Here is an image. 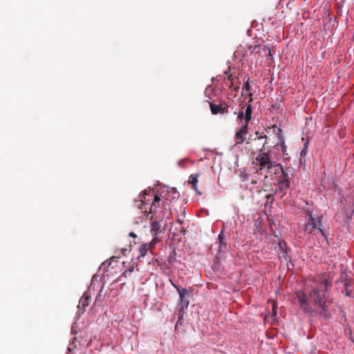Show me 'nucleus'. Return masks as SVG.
Here are the masks:
<instances>
[{"mask_svg":"<svg viewBox=\"0 0 354 354\" xmlns=\"http://www.w3.org/2000/svg\"><path fill=\"white\" fill-rule=\"evenodd\" d=\"M272 128L273 129H277V131L275 132V131L274 130V132L276 134H277V135H279L281 133V131H282V130L281 129H279V128H277L276 125H273Z\"/></svg>","mask_w":354,"mask_h":354,"instance_id":"obj_26","label":"nucleus"},{"mask_svg":"<svg viewBox=\"0 0 354 354\" xmlns=\"http://www.w3.org/2000/svg\"><path fill=\"white\" fill-rule=\"evenodd\" d=\"M257 180H254V179L251 180V184H254H254H257Z\"/></svg>","mask_w":354,"mask_h":354,"instance_id":"obj_30","label":"nucleus"},{"mask_svg":"<svg viewBox=\"0 0 354 354\" xmlns=\"http://www.w3.org/2000/svg\"><path fill=\"white\" fill-rule=\"evenodd\" d=\"M183 315H184V310H182V308H180L178 313H177L178 320L176 324V326H175L176 328L177 325L180 323V322L183 319Z\"/></svg>","mask_w":354,"mask_h":354,"instance_id":"obj_22","label":"nucleus"},{"mask_svg":"<svg viewBox=\"0 0 354 354\" xmlns=\"http://www.w3.org/2000/svg\"><path fill=\"white\" fill-rule=\"evenodd\" d=\"M304 231L306 234H313L315 232L314 229L308 222L304 225Z\"/></svg>","mask_w":354,"mask_h":354,"instance_id":"obj_18","label":"nucleus"},{"mask_svg":"<svg viewBox=\"0 0 354 354\" xmlns=\"http://www.w3.org/2000/svg\"><path fill=\"white\" fill-rule=\"evenodd\" d=\"M225 75H227V81L230 82V84L228 85L230 88H232L234 86V77L229 73V71H225L224 73Z\"/></svg>","mask_w":354,"mask_h":354,"instance_id":"obj_19","label":"nucleus"},{"mask_svg":"<svg viewBox=\"0 0 354 354\" xmlns=\"http://www.w3.org/2000/svg\"><path fill=\"white\" fill-rule=\"evenodd\" d=\"M160 198L158 195H155L153 196V201L151 205L149 212L147 214V216L152 214L149 218V220L151 221V233L154 236L161 234L165 230V227H161L158 221H162L165 216L161 214H158L156 210V209L160 207Z\"/></svg>","mask_w":354,"mask_h":354,"instance_id":"obj_2","label":"nucleus"},{"mask_svg":"<svg viewBox=\"0 0 354 354\" xmlns=\"http://www.w3.org/2000/svg\"><path fill=\"white\" fill-rule=\"evenodd\" d=\"M288 169L280 170L281 176L277 180L276 185L278 187L281 197H283L286 194V190L290 187V177L288 173Z\"/></svg>","mask_w":354,"mask_h":354,"instance_id":"obj_4","label":"nucleus"},{"mask_svg":"<svg viewBox=\"0 0 354 354\" xmlns=\"http://www.w3.org/2000/svg\"><path fill=\"white\" fill-rule=\"evenodd\" d=\"M308 216V222L310 224V225L313 227L314 230H319V232L321 233L322 236L325 237L326 239V234L325 232V230L322 229V216H318L315 217L313 214V212L311 211H307V215Z\"/></svg>","mask_w":354,"mask_h":354,"instance_id":"obj_5","label":"nucleus"},{"mask_svg":"<svg viewBox=\"0 0 354 354\" xmlns=\"http://www.w3.org/2000/svg\"><path fill=\"white\" fill-rule=\"evenodd\" d=\"M252 95H253V94H252V93H250H250H248V96H249V97H250V100H249V102H248L249 103H250V102H252Z\"/></svg>","mask_w":354,"mask_h":354,"instance_id":"obj_28","label":"nucleus"},{"mask_svg":"<svg viewBox=\"0 0 354 354\" xmlns=\"http://www.w3.org/2000/svg\"><path fill=\"white\" fill-rule=\"evenodd\" d=\"M297 297L299 299L300 308L305 312V313H311L312 309L311 307L308 303L307 296L304 292H299L297 293Z\"/></svg>","mask_w":354,"mask_h":354,"instance_id":"obj_10","label":"nucleus"},{"mask_svg":"<svg viewBox=\"0 0 354 354\" xmlns=\"http://www.w3.org/2000/svg\"><path fill=\"white\" fill-rule=\"evenodd\" d=\"M199 177V174H191L189 176V179L188 180V183L192 185V188L194 189V191L196 192L197 194L201 195L202 192L198 191L197 188V183H198V178Z\"/></svg>","mask_w":354,"mask_h":354,"instance_id":"obj_13","label":"nucleus"},{"mask_svg":"<svg viewBox=\"0 0 354 354\" xmlns=\"http://www.w3.org/2000/svg\"><path fill=\"white\" fill-rule=\"evenodd\" d=\"M211 112L213 115L223 114L227 112L228 105L223 102L219 105L215 104L212 102H208Z\"/></svg>","mask_w":354,"mask_h":354,"instance_id":"obj_9","label":"nucleus"},{"mask_svg":"<svg viewBox=\"0 0 354 354\" xmlns=\"http://www.w3.org/2000/svg\"><path fill=\"white\" fill-rule=\"evenodd\" d=\"M248 132V125L244 124L243 127L236 133L235 138L236 140V145L242 144L246 140V134Z\"/></svg>","mask_w":354,"mask_h":354,"instance_id":"obj_12","label":"nucleus"},{"mask_svg":"<svg viewBox=\"0 0 354 354\" xmlns=\"http://www.w3.org/2000/svg\"><path fill=\"white\" fill-rule=\"evenodd\" d=\"M89 299H91V297L86 294H84L82 298L80 299L79 302V307L82 306V308H85L86 306H88L89 304Z\"/></svg>","mask_w":354,"mask_h":354,"instance_id":"obj_15","label":"nucleus"},{"mask_svg":"<svg viewBox=\"0 0 354 354\" xmlns=\"http://www.w3.org/2000/svg\"><path fill=\"white\" fill-rule=\"evenodd\" d=\"M255 161L259 166V169L260 171L266 170L268 174L272 173L277 174L280 173V170H282V165L272 162L268 151L266 152L265 150L260 151V153L255 158Z\"/></svg>","mask_w":354,"mask_h":354,"instance_id":"obj_3","label":"nucleus"},{"mask_svg":"<svg viewBox=\"0 0 354 354\" xmlns=\"http://www.w3.org/2000/svg\"><path fill=\"white\" fill-rule=\"evenodd\" d=\"M261 50H263L264 52H266L268 50L269 55H271L270 51L268 48H267L266 46H261V45H257L254 46L253 52L254 53H259Z\"/></svg>","mask_w":354,"mask_h":354,"instance_id":"obj_16","label":"nucleus"},{"mask_svg":"<svg viewBox=\"0 0 354 354\" xmlns=\"http://www.w3.org/2000/svg\"><path fill=\"white\" fill-rule=\"evenodd\" d=\"M314 283L315 285L310 295L318 307L319 314L325 319H328L330 317V314L328 311L326 304V293L329 284L328 280L319 277L315 279Z\"/></svg>","mask_w":354,"mask_h":354,"instance_id":"obj_1","label":"nucleus"},{"mask_svg":"<svg viewBox=\"0 0 354 354\" xmlns=\"http://www.w3.org/2000/svg\"><path fill=\"white\" fill-rule=\"evenodd\" d=\"M252 87L249 83V78L248 79V81L244 84V85L242 87V93L244 91H250Z\"/></svg>","mask_w":354,"mask_h":354,"instance_id":"obj_20","label":"nucleus"},{"mask_svg":"<svg viewBox=\"0 0 354 354\" xmlns=\"http://www.w3.org/2000/svg\"><path fill=\"white\" fill-rule=\"evenodd\" d=\"M308 142H306L304 145V148L303 149L301 150V153H300V156L301 158V157H305L307 154V148H308Z\"/></svg>","mask_w":354,"mask_h":354,"instance_id":"obj_21","label":"nucleus"},{"mask_svg":"<svg viewBox=\"0 0 354 354\" xmlns=\"http://www.w3.org/2000/svg\"><path fill=\"white\" fill-rule=\"evenodd\" d=\"M173 286L176 288L178 292L179 293L180 296V308L182 310H185L189 306V300L187 298V296L188 295V292L187 289L180 288L173 283Z\"/></svg>","mask_w":354,"mask_h":354,"instance_id":"obj_8","label":"nucleus"},{"mask_svg":"<svg viewBox=\"0 0 354 354\" xmlns=\"http://www.w3.org/2000/svg\"><path fill=\"white\" fill-rule=\"evenodd\" d=\"M244 115H245V113L243 111H240L239 113V115H238V118L241 120H244Z\"/></svg>","mask_w":354,"mask_h":354,"instance_id":"obj_24","label":"nucleus"},{"mask_svg":"<svg viewBox=\"0 0 354 354\" xmlns=\"http://www.w3.org/2000/svg\"><path fill=\"white\" fill-rule=\"evenodd\" d=\"M267 201L271 200L272 201L274 199L273 196L272 194H268L266 196Z\"/></svg>","mask_w":354,"mask_h":354,"instance_id":"obj_27","label":"nucleus"},{"mask_svg":"<svg viewBox=\"0 0 354 354\" xmlns=\"http://www.w3.org/2000/svg\"><path fill=\"white\" fill-rule=\"evenodd\" d=\"M244 124L249 125V123L252 119V107L250 104H248L246 106V109L244 111Z\"/></svg>","mask_w":354,"mask_h":354,"instance_id":"obj_14","label":"nucleus"},{"mask_svg":"<svg viewBox=\"0 0 354 354\" xmlns=\"http://www.w3.org/2000/svg\"><path fill=\"white\" fill-rule=\"evenodd\" d=\"M214 93V88L212 85L208 86L205 90V95L209 99H212V96Z\"/></svg>","mask_w":354,"mask_h":354,"instance_id":"obj_17","label":"nucleus"},{"mask_svg":"<svg viewBox=\"0 0 354 354\" xmlns=\"http://www.w3.org/2000/svg\"><path fill=\"white\" fill-rule=\"evenodd\" d=\"M149 196V194L147 193L146 190L143 191L142 193L140 194L138 198L139 200H136V207L140 209L142 212H145V214H148L147 209L146 207V205H148L149 200L146 199V196Z\"/></svg>","mask_w":354,"mask_h":354,"instance_id":"obj_7","label":"nucleus"},{"mask_svg":"<svg viewBox=\"0 0 354 354\" xmlns=\"http://www.w3.org/2000/svg\"><path fill=\"white\" fill-rule=\"evenodd\" d=\"M344 286H345V289H346V295L347 297H351V294H350V292L348 290V283H344Z\"/></svg>","mask_w":354,"mask_h":354,"instance_id":"obj_25","label":"nucleus"},{"mask_svg":"<svg viewBox=\"0 0 354 354\" xmlns=\"http://www.w3.org/2000/svg\"><path fill=\"white\" fill-rule=\"evenodd\" d=\"M272 311H273V313H276V310L274 309V307L273 308Z\"/></svg>","mask_w":354,"mask_h":354,"instance_id":"obj_34","label":"nucleus"},{"mask_svg":"<svg viewBox=\"0 0 354 354\" xmlns=\"http://www.w3.org/2000/svg\"><path fill=\"white\" fill-rule=\"evenodd\" d=\"M264 131H267V129H263V131L262 132H259L258 131H257L255 133H254V136H253L252 135H250L248 139V142L247 143L249 144L250 142H252V141H256V140H263V142L260 145H261V147L259 149V151H263L266 149V145L268 144V136H266V134L265 133Z\"/></svg>","mask_w":354,"mask_h":354,"instance_id":"obj_6","label":"nucleus"},{"mask_svg":"<svg viewBox=\"0 0 354 354\" xmlns=\"http://www.w3.org/2000/svg\"><path fill=\"white\" fill-rule=\"evenodd\" d=\"M218 240H219V242H220V245L221 246L223 245L224 248H226V244L224 243L223 241V231L220 233V234L218 235Z\"/></svg>","mask_w":354,"mask_h":354,"instance_id":"obj_23","label":"nucleus"},{"mask_svg":"<svg viewBox=\"0 0 354 354\" xmlns=\"http://www.w3.org/2000/svg\"><path fill=\"white\" fill-rule=\"evenodd\" d=\"M157 241V239L154 238L151 242L142 244L139 248L140 254L138 257V259L141 261L142 258H144L147 254L149 250H151L154 247Z\"/></svg>","mask_w":354,"mask_h":354,"instance_id":"obj_11","label":"nucleus"},{"mask_svg":"<svg viewBox=\"0 0 354 354\" xmlns=\"http://www.w3.org/2000/svg\"><path fill=\"white\" fill-rule=\"evenodd\" d=\"M239 86H236V87H235V88H234V90H235L236 91H237L239 90Z\"/></svg>","mask_w":354,"mask_h":354,"instance_id":"obj_31","label":"nucleus"},{"mask_svg":"<svg viewBox=\"0 0 354 354\" xmlns=\"http://www.w3.org/2000/svg\"><path fill=\"white\" fill-rule=\"evenodd\" d=\"M279 247L281 248V243H279Z\"/></svg>","mask_w":354,"mask_h":354,"instance_id":"obj_33","label":"nucleus"},{"mask_svg":"<svg viewBox=\"0 0 354 354\" xmlns=\"http://www.w3.org/2000/svg\"><path fill=\"white\" fill-rule=\"evenodd\" d=\"M183 160L178 162V165L180 166L182 165Z\"/></svg>","mask_w":354,"mask_h":354,"instance_id":"obj_32","label":"nucleus"},{"mask_svg":"<svg viewBox=\"0 0 354 354\" xmlns=\"http://www.w3.org/2000/svg\"><path fill=\"white\" fill-rule=\"evenodd\" d=\"M129 236H131V237H136L137 236L136 234L134 232H130Z\"/></svg>","mask_w":354,"mask_h":354,"instance_id":"obj_29","label":"nucleus"}]
</instances>
